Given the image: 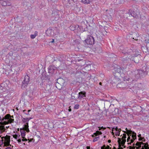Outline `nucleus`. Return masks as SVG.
<instances>
[{
    "instance_id": "obj_47",
    "label": "nucleus",
    "mask_w": 149,
    "mask_h": 149,
    "mask_svg": "<svg viewBox=\"0 0 149 149\" xmlns=\"http://www.w3.org/2000/svg\"><path fill=\"white\" fill-rule=\"evenodd\" d=\"M23 139H22V141H27V139L25 137L24 138H22Z\"/></svg>"
},
{
    "instance_id": "obj_24",
    "label": "nucleus",
    "mask_w": 149,
    "mask_h": 149,
    "mask_svg": "<svg viewBox=\"0 0 149 149\" xmlns=\"http://www.w3.org/2000/svg\"><path fill=\"white\" fill-rule=\"evenodd\" d=\"M23 80H25L29 83L30 80V78L29 76L27 75H26L24 77Z\"/></svg>"
},
{
    "instance_id": "obj_23",
    "label": "nucleus",
    "mask_w": 149,
    "mask_h": 149,
    "mask_svg": "<svg viewBox=\"0 0 149 149\" xmlns=\"http://www.w3.org/2000/svg\"><path fill=\"white\" fill-rule=\"evenodd\" d=\"M141 149H149V145L148 143H146L144 145L142 146V148Z\"/></svg>"
},
{
    "instance_id": "obj_53",
    "label": "nucleus",
    "mask_w": 149,
    "mask_h": 149,
    "mask_svg": "<svg viewBox=\"0 0 149 149\" xmlns=\"http://www.w3.org/2000/svg\"><path fill=\"white\" fill-rule=\"evenodd\" d=\"M121 145L120 144L119 145V147L118 149H123V148L121 147Z\"/></svg>"
},
{
    "instance_id": "obj_26",
    "label": "nucleus",
    "mask_w": 149,
    "mask_h": 149,
    "mask_svg": "<svg viewBox=\"0 0 149 149\" xmlns=\"http://www.w3.org/2000/svg\"><path fill=\"white\" fill-rule=\"evenodd\" d=\"M28 125V123H26L24 125V129L27 132H28L29 131Z\"/></svg>"
},
{
    "instance_id": "obj_55",
    "label": "nucleus",
    "mask_w": 149,
    "mask_h": 149,
    "mask_svg": "<svg viewBox=\"0 0 149 149\" xmlns=\"http://www.w3.org/2000/svg\"><path fill=\"white\" fill-rule=\"evenodd\" d=\"M135 140V139H133L132 138V139H131L130 140V141H131V143H133Z\"/></svg>"
},
{
    "instance_id": "obj_29",
    "label": "nucleus",
    "mask_w": 149,
    "mask_h": 149,
    "mask_svg": "<svg viewBox=\"0 0 149 149\" xmlns=\"http://www.w3.org/2000/svg\"><path fill=\"white\" fill-rule=\"evenodd\" d=\"M38 35V32L36 31L35 32L34 34H32L30 36V37L31 38L34 39V38L36 36H37Z\"/></svg>"
},
{
    "instance_id": "obj_43",
    "label": "nucleus",
    "mask_w": 149,
    "mask_h": 149,
    "mask_svg": "<svg viewBox=\"0 0 149 149\" xmlns=\"http://www.w3.org/2000/svg\"><path fill=\"white\" fill-rule=\"evenodd\" d=\"M44 77H45V78H44L43 79L45 80H49V76H46V75H45Z\"/></svg>"
},
{
    "instance_id": "obj_40",
    "label": "nucleus",
    "mask_w": 149,
    "mask_h": 149,
    "mask_svg": "<svg viewBox=\"0 0 149 149\" xmlns=\"http://www.w3.org/2000/svg\"><path fill=\"white\" fill-rule=\"evenodd\" d=\"M13 138H14L15 139H17V137H19V136H20L19 135V136H18V135L17 134H15V135H13Z\"/></svg>"
},
{
    "instance_id": "obj_17",
    "label": "nucleus",
    "mask_w": 149,
    "mask_h": 149,
    "mask_svg": "<svg viewBox=\"0 0 149 149\" xmlns=\"http://www.w3.org/2000/svg\"><path fill=\"white\" fill-rule=\"evenodd\" d=\"M5 137L6 141V142H8V145H11L10 143V136L6 135Z\"/></svg>"
},
{
    "instance_id": "obj_45",
    "label": "nucleus",
    "mask_w": 149,
    "mask_h": 149,
    "mask_svg": "<svg viewBox=\"0 0 149 149\" xmlns=\"http://www.w3.org/2000/svg\"><path fill=\"white\" fill-rule=\"evenodd\" d=\"M143 139L144 140H145V139L144 137H141L139 138V141H143Z\"/></svg>"
},
{
    "instance_id": "obj_49",
    "label": "nucleus",
    "mask_w": 149,
    "mask_h": 149,
    "mask_svg": "<svg viewBox=\"0 0 149 149\" xmlns=\"http://www.w3.org/2000/svg\"><path fill=\"white\" fill-rule=\"evenodd\" d=\"M33 128L34 130H37V126L36 125H35L33 126Z\"/></svg>"
},
{
    "instance_id": "obj_34",
    "label": "nucleus",
    "mask_w": 149,
    "mask_h": 149,
    "mask_svg": "<svg viewBox=\"0 0 149 149\" xmlns=\"http://www.w3.org/2000/svg\"><path fill=\"white\" fill-rule=\"evenodd\" d=\"M8 120L10 124H11L12 123H13L14 121V119L13 118H9V119H7L6 120Z\"/></svg>"
},
{
    "instance_id": "obj_11",
    "label": "nucleus",
    "mask_w": 149,
    "mask_h": 149,
    "mask_svg": "<svg viewBox=\"0 0 149 149\" xmlns=\"http://www.w3.org/2000/svg\"><path fill=\"white\" fill-rule=\"evenodd\" d=\"M56 68H57L55 67L54 66H49L48 68V72L50 73H53Z\"/></svg>"
},
{
    "instance_id": "obj_61",
    "label": "nucleus",
    "mask_w": 149,
    "mask_h": 149,
    "mask_svg": "<svg viewBox=\"0 0 149 149\" xmlns=\"http://www.w3.org/2000/svg\"><path fill=\"white\" fill-rule=\"evenodd\" d=\"M146 42L148 43H149V37L148 38V40H146Z\"/></svg>"
},
{
    "instance_id": "obj_7",
    "label": "nucleus",
    "mask_w": 149,
    "mask_h": 149,
    "mask_svg": "<svg viewBox=\"0 0 149 149\" xmlns=\"http://www.w3.org/2000/svg\"><path fill=\"white\" fill-rule=\"evenodd\" d=\"M120 66H112L111 68L115 72V73H120L121 74L123 70L122 68L120 67Z\"/></svg>"
},
{
    "instance_id": "obj_52",
    "label": "nucleus",
    "mask_w": 149,
    "mask_h": 149,
    "mask_svg": "<svg viewBox=\"0 0 149 149\" xmlns=\"http://www.w3.org/2000/svg\"><path fill=\"white\" fill-rule=\"evenodd\" d=\"M141 145L140 144L139 146H138V147H136V149H139V148H140L141 147Z\"/></svg>"
},
{
    "instance_id": "obj_54",
    "label": "nucleus",
    "mask_w": 149,
    "mask_h": 149,
    "mask_svg": "<svg viewBox=\"0 0 149 149\" xmlns=\"http://www.w3.org/2000/svg\"><path fill=\"white\" fill-rule=\"evenodd\" d=\"M7 3L8 4L7 6H10L11 5V4L10 3L9 1H8V2H7Z\"/></svg>"
},
{
    "instance_id": "obj_64",
    "label": "nucleus",
    "mask_w": 149,
    "mask_h": 149,
    "mask_svg": "<svg viewBox=\"0 0 149 149\" xmlns=\"http://www.w3.org/2000/svg\"><path fill=\"white\" fill-rule=\"evenodd\" d=\"M6 149H12L10 147H7V148H6Z\"/></svg>"
},
{
    "instance_id": "obj_25",
    "label": "nucleus",
    "mask_w": 149,
    "mask_h": 149,
    "mask_svg": "<svg viewBox=\"0 0 149 149\" xmlns=\"http://www.w3.org/2000/svg\"><path fill=\"white\" fill-rule=\"evenodd\" d=\"M20 132L21 133V135L22 138H24L25 136V132L21 129H20Z\"/></svg>"
},
{
    "instance_id": "obj_3",
    "label": "nucleus",
    "mask_w": 149,
    "mask_h": 149,
    "mask_svg": "<svg viewBox=\"0 0 149 149\" xmlns=\"http://www.w3.org/2000/svg\"><path fill=\"white\" fill-rule=\"evenodd\" d=\"M125 51H127V52H123L122 53H124V54H129L130 55L128 56V58H130L131 60H133L135 58H132V57H135L139 55V52L136 51H133L130 49H128L127 48L125 49Z\"/></svg>"
},
{
    "instance_id": "obj_39",
    "label": "nucleus",
    "mask_w": 149,
    "mask_h": 149,
    "mask_svg": "<svg viewBox=\"0 0 149 149\" xmlns=\"http://www.w3.org/2000/svg\"><path fill=\"white\" fill-rule=\"evenodd\" d=\"M99 139V136L95 138L93 140V142H95L97 141L98 139Z\"/></svg>"
},
{
    "instance_id": "obj_22",
    "label": "nucleus",
    "mask_w": 149,
    "mask_h": 149,
    "mask_svg": "<svg viewBox=\"0 0 149 149\" xmlns=\"http://www.w3.org/2000/svg\"><path fill=\"white\" fill-rule=\"evenodd\" d=\"M6 129L5 127L3 126H0V134L3 133L5 131Z\"/></svg>"
},
{
    "instance_id": "obj_6",
    "label": "nucleus",
    "mask_w": 149,
    "mask_h": 149,
    "mask_svg": "<svg viewBox=\"0 0 149 149\" xmlns=\"http://www.w3.org/2000/svg\"><path fill=\"white\" fill-rule=\"evenodd\" d=\"M85 41L88 45H92L94 44L95 41L94 38L89 36H88Z\"/></svg>"
},
{
    "instance_id": "obj_9",
    "label": "nucleus",
    "mask_w": 149,
    "mask_h": 149,
    "mask_svg": "<svg viewBox=\"0 0 149 149\" xmlns=\"http://www.w3.org/2000/svg\"><path fill=\"white\" fill-rule=\"evenodd\" d=\"M121 74L120 73H114V79H115L116 80V81H114V82H115L117 81H119L120 80V77H121Z\"/></svg>"
},
{
    "instance_id": "obj_4",
    "label": "nucleus",
    "mask_w": 149,
    "mask_h": 149,
    "mask_svg": "<svg viewBox=\"0 0 149 149\" xmlns=\"http://www.w3.org/2000/svg\"><path fill=\"white\" fill-rule=\"evenodd\" d=\"M57 81L55 84V86L58 90H61L62 88V86L63 85L64 82V80L62 78H58L57 79Z\"/></svg>"
},
{
    "instance_id": "obj_15",
    "label": "nucleus",
    "mask_w": 149,
    "mask_h": 149,
    "mask_svg": "<svg viewBox=\"0 0 149 149\" xmlns=\"http://www.w3.org/2000/svg\"><path fill=\"white\" fill-rule=\"evenodd\" d=\"M133 39H134L135 40H138V38L139 36V35L137 33H134L133 34Z\"/></svg>"
},
{
    "instance_id": "obj_33",
    "label": "nucleus",
    "mask_w": 149,
    "mask_h": 149,
    "mask_svg": "<svg viewBox=\"0 0 149 149\" xmlns=\"http://www.w3.org/2000/svg\"><path fill=\"white\" fill-rule=\"evenodd\" d=\"M121 131V130L120 128L119 129V130H118L115 132V134L116 136H119L120 134V131Z\"/></svg>"
},
{
    "instance_id": "obj_46",
    "label": "nucleus",
    "mask_w": 149,
    "mask_h": 149,
    "mask_svg": "<svg viewBox=\"0 0 149 149\" xmlns=\"http://www.w3.org/2000/svg\"><path fill=\"white\" fill-rule=\"evenodd\" d=\"M3 140H0V146H1L2 145V144H3Z\"/></svg>"
},
{
    "instance_id": "obj_1",
    "label": "nucleus",
    "mask_w": 149,
    "mask_h": 149,
    "mask_svg": "<svg viewBox=\"0 0 149 149\" xmlns=\"http://www.w3.org/2000/svg\"><path fill=\"white\" fill-rule=\"evenodd\" d=\"M148 66H143L142 69H137L133 72L128 71L127 74H129V77L133 80L137 79L143 78L148 74Z\"/></svg>"
},
{
    "instance_id": "obj_36",
    "label": "nucleus",
    "mask_w": 149,
    "mask_h": 149,
    "mask_svg": "<svg viewBox=\"0 0 149 149\" xmlns=\"http://www.w3.org/2000/svg\"><path fill=\"white\" fill-rule=\"evenodd\" d=\"M8 1H3L1 3V5L3 6H7Z\"/></svg>"
},
{
    "instance_id": "obj_5",
    "label": "nucleus",
    "mask_w": 149,
    "mask_h": 149,
    "mask_svg": "<svg viewBox=\"0 0 149 149\" xmlns=\"http://www.w3.org/2000/svg\"><path fill=\"white\" fill-rule=\"evenodd\" d=\"M78 89L77 88L73 89L72 91L71 98L72 99L77 100L78 97Z\"/></svg>"
},
{
    "instance_id": "obj_56",
    "label": "nucleus",
    "mask_w": 149,
    "mask_h": 149,
    "mask_svg": "<svg viewBox=\"0 0 149 149\" xmlns=\"http://www.w3.org/2000/svg\"><path fill=\"white\" fill-rule=\"evenodd\" d=\"M112 19V17L110 15V16L109 18V20H108V21L109 20V21H110V20H111Z\"/></svg>"
},
{
    "instance_id": "obj_41",
    "label": "nucleus",
    "mask_w": 149,
    "mask_h": 149,
    "mask_svg": "<svg viewBox=\"0 0 149 149\" xmlns=\"http://www.w3.org/2000/svg\"><path fill=\"white\" fill-rule=\"evenodd\" d=\"M123 136L122 138V139H125L126 138V135L125 133V134H123Z\"/></svg>"
},
{
    "instance_id": "obj_44",
    "label": "nucleus",
    "mask_w": 149,
    "mask_h": 149,
    "mask_svg": "<svg viewBox=\"0 0 149 149\" xmlns=\"http://www.w3.org/2000/svg\"><path fill=\"white\" fill-rule=\"evenodd\" d=\"M129 147L130 149H135V148H136V146H129Z\"/></svg>"
},
{
    "instance_id": "obj_30",
    "label": "nucleus",
    "mask_w": 149,
    "mask_h": 149,
    "mask_svg": "<svg viewBox=\"0 0 149 149\" xmlns=\"http://www.w3.org/2000/svg\"><path fill=\"white\" fill-rule=\"evenodd\" d=\"M10 67V68H4V67H3V69L5 70V71L7 72L8 71H9V70H10L11 71H12V66H9Z\"/></svg>"
},
{
    "instance_id": "obj_21",
    "label": "nucleus",
    "mask_w": 149,
    "mask_h": 149,
    "mask_svg": "<svg viewBox=\"0 0 149 149\" xmlns=\"http://www.w3.org/2000/svg\"><path fill=\"white\" fill-rule=\"evenodd\" d=\"M136 15H134V11L132 12V13L131 14V15L133 17H135L136 18H137L138 17V15L139 14V12L137 9H136Z\"/></svg>"
},
{
    "instance_id": "obj_27",
    "label": "nucleus",
    "mask_w": 149,
    "mask_h": 149,
    "mask_svg": "<svg viewBox=\"0 0 149 149\" xmlns=\"http://www.w3.org/2000/svg\"><path fill=\"white\" fill-rule=\"evenodd\" d=\"M4 120L3 121H1V125L3 126H5V125L8 124H10L8 120L6 121Z\"/></svg>"
},
{
    "instance_id": "obj_13",
    "label": "nucleus",
    "mask_w": 149,
    "mask_h": 149,
    "mask_svg": "<svg viewBox=\"0 0 149 149\" xmlns=\"http://www.w3.org/2000/svg\"><path fill=\"white\" fill-rule=\"evenodd\" d=\"M53 31L52 29H49L46 31V34L48 36H50L52 35V33H53Z\"/></svg>"
},
{
    "instance_id": "obj_20",
    "label": "nucleus",
    "mask_w": 149,
    "mask_h": 149,
    "mask_svg": "<svg viewBox=\"0 0 149 149\" xmlns=\"http://www.w3.org/2000/svg\"><path fill=\"white\" fill-rule=\"evenodd\" d=\"M122 140L121 141V140H119L118 141V143L119 144L121 143L122 144V146H124V144L125 143V142L126 141V139H122Z\"/></svg>"
},
{
    "instance_id": "obj_19",
    "label": "nucleus",
    "mask_w": 149,
    "mask_h": 149,
    "mask_svg": "<svg viewBox=\"0 0 149 149\" xmlns=\"http://www.w3.org/2000/svg\"><path fill=\"white\" fill-rule=\"evenodd\" d=\"M92 0H81V2L84 4H90Z\"/></svg>"
},
{
    "instance_id": "obj_12",
    "label": "nucleus",
    "mask_w": 149,
    "mask_h": 149,
    "mask_svg": "<svg viewBox=\"0 0 149 149\" xmlns=\"http://www.w3.org/2000/svg\"><path fill=\"white\" fill-rule=\"evenodd\" d=\"M127 83H125L124 82H121L120 83L118 84L117 85L118 86V87L120 88H122L124 89H126V86Z\"/></svg>"
},
{
    "instance_id": "obj_60",
    "label": "nucleus",
    "mask_w": 149,
    "mask_h": 149,
    "mask_svg": "<svg viewBox=\"0 0 149 149\" xmlns=\"http://www.w3.org/2000/svg\"><path fill=\"white\" fill-rule=\"evenodd\" d=\"M71 107L70 106L69 107V109H68V111H69V112H70L71 111H72V109H71L70 108V107Z\"/></svg>"
},
{
    "instance_id": "obj_31",
    "label": "nucleus",
    "mask_w": 149,
    "mask_h": 149,
    "mask_svg": "<svg viewBox=\"0 0 149 149\" xmlns=\"http://www.w3.org/2000/svg\"><path fill=\"white\" fill-rule=\"evenodd\" d=\"M102 134V133L101 132L97 131L96 132L94 133L93 134L95 135V136H97V135H100Z\"/></svg>"
},
{
    "instance_id": "obj_63",
    "label": "nucleus",
    "mask_w": 149,
    "mask_h": 149,
    "mask_svg": "<svg viewBox=\"0 0 149 149\" xmlns=\"http://www.w3.org/2000/svg\"><path fill=\"white\" fill-rule=\"evenodd\" d=\"M87 149H90V147L89 146H87L86 147Z\"/></svg>"
},
{
    "instance_id": "obj_59",
    "label": "nucleus",
    "mask_w": 149,
    "mask_h": 149,
    "mask_svg": "<svg viewBox=\"0 0 149 149\" xmlns=\"http://www.w3.org/2000/svg\"><path fill=\"white\" fill-rule=\"evenodd\" d=\"M140 144H141V145L142 144L143 145H144L145 144H146V143H143V142H140Z\"/></svg>"
},
{
    "instance_id": "obj_51",
    "label": "nucleus",
    "mask_w": 149,
    "mask_h": 149,
    "mask_svg": "<svg viewBox=\"0 0 149 149\" xmlns=\"http://www.w3.org/2000/svg\"><path fill=\"white\" fill-rule=\"evenodd\" d=\"M140 142H137L136 144H135V145L136 146H139L140 144Z\"/></svg>"
},
{
    "instance_id": "obj_32",
    "label": "nucleus",
    "mask_w": 149,
    "mask_h": 149,
    "mask_svg": "<svg viewBox=\"0 0 149 149\" xmlns=\"http://www.w3.org/2000/svg\"><path fill=\"white\" fill-rule=\"evenodd\" d=\"M132 135L131 136H132V139H136V133L134 132H133V133L132 134Z\"/></svg>"
},
{
    "instance_id": "obj_37",
    "label": "nucleus",
    "mask_w": 149,
    "mask_h": 149,
    "mask_svg": "<svg viewBox=\"0 0 149 149\" xmlns=\"http://www.w3.org/2000/svg\"><path fill=\"white\" fill-rule=\"evenodd\" d=\"M92 64V63L90 61H87L85 62V65H91Z\"/></svg>"
},
{
    "instance_id": "obj_2",
    "label": "nucleus",
    "mask_w": 149,
    "mask_h": 149,
    "mask_svg": "<svg viewBox=\"0 0 149 149\" xmlns=\"http://www.w3.org/2000/svg\"><path fill=\"white\" fill-rule=\"evenodd\" d=\"M126 89L128 91L132 92L135 93L136 92V88H141L142 87V84L141 83H138L134 84L133 83L129 84L127 83L126 86Z\"/></svg>"
},
{
    "instance_id": "obj_18",
    "label": "nucleus",
    "mask_w": 149,
    "mask_h": 149,
    "mask_svg": "<svg viewBox=\"0 0 149 149\" xmlns=\"http://www.w3.org/2000/svg\"><path fill=\"white\" fill-rule=\"evenodd\" d=\"M79 25H71L70 27V29L72 31H74L75 29L78 28Z\"/></svg>"
},
{
    "instance_id": "obj_50",
    "label": "nucleus",
    "mask_w": 149,
    "mask_h": 149,
    "mask_svg": "<svg viewBox=\"0 0 149 149\" xmlns=\"http://www.w3.org/2000/svg\"><path fill=\"white\" fill-rule=\"evenodd\" d=\"M26 110H24L23 111V112L25 114H26V115L29 114V113H27L26 112Z\"/></svg>"
},
{
    "instance_id": "obj_57",
    "label": "nucleus",
    "mask_w": 149,
    "mask_h": 149,
    "mask_svg": "<svg viewBox=\"0 0 149 149\" xmlns=\"http://www.w3.org/2000/svg\"><path fill=\"white\" fill-rule=\"evenodd\" d=\"M8 145V142H6V143L5 145V146H9V145ZM10 145V146H11V145Z\"/></svg>"
},
{
    "instance_id": "obj_28",
    "label": "nucleus",
    "mask_w": 149,
    "mask_h": 149,
    "mask_svg": "<svg viewBox=\"0 0 149 149\" xmlns=\"http://www.w3.org/2000/svg\"><path fill=\"white\" fill-rule=\"evenodd\" d=\"M22 121L23 123H28V118H24L22 117Z\"/></svg>"
},
{
    "instance_id": "obj_35",
    "label": "nucleus",
    "mask_w": 149,
    "mask_h": 149,
    "mask_svg": "<svg viewBox=\"0 0 149 149\" xmlns=\"http://www.w3.org/2000/svg\"><path fill=\"white\" fill-rule=\"evenodd\" d=\"M105 148L109 149H111V148L109 146L107 145V146H105V145H104L101 147V149H104Z\"/></svg>"
},
{
    "instance_id": "obj_62",
    "label": "nucleus",
    "mask_w": 149,
    "mask_h": 149,
    "mask_svg": "<svg viewBox=\"0 0 149 149\" xmlns=\"http://www.w3.org/2000/svg\"><path fill=\"white\" fill-rule=\"evenodd\" d=\"M138 137L139 138H140V137H141V135L140 134H139V135H138Z\"/></svg>"
},
{
    "instance_id": "obj_10",
    "label": "nucleus",
    "mask_w": 149,
    "mask_h": 149,
    "mask_svg": "<svg viewBox=\"0 0 149 149\" xmlns=\"http://www.w3.org/2000/svg\"><path fill=\"white\" fill-rule=\"evenodd\" d=\"M29 83L27 81L23 80L22 82L21 85V88L23 89H24L26 88L27 87Z\"/></svg>"
},
{
    "instance_id": "obj_8",
    "label": "nucleus",
    "mask_w": 149,
    "mask_h": 149,
    "mask_svg": "<svg viewBox=\"0 0 149 149\" xmlns=\"http://www.w3.org/2000/svg\"><path fill=\"white\" fill-rule=\"evenodd\" d=\"M86 92L85 91H81L78 93L77 99L81 100L84 99L86 97Z\"/></svg>"
},
{
    "instance_id": "obj_16",
    "label": "nucleus",
    "mask_w": 149,
    "mask_h": 149,
    "mask_svg": "<svg viewBox=\"0 0 149 149\" xmlns=\"http://www.w3.org/2000/svg\"><path fill=\"white\" fill-rule=\"evenodd\" d=\"M9 118H14L13 116H11L9 114H7L5 115L4 116V118L3 119V120H6L7 119Z\"/></svg>"
},
{
    "instance_id": "obj_48",
    "label": "nucleus",
    "mask_w": 149,
    "mask_h": 149,
    "mask_svg": "<svg viewBox=\"0 0 149 149\" xmlns=\"http://www.w3.org/2000/svg\"><path fill=\"white\" fill-rule=\"evenodd\" d=\"M128 136V138H127V142H128V141H130V139H130V138H130V136Z\"/></svg>"
},
{
    "instance_id": "obj_38",
    "label": "nucleus",
    "mask_w": 149,
    "mask_h": 149,
    "mask_svg": "<svg viewBox=\"0 0 149 149\" xmlns=\"http://www.w3.org/2000/svg\"><path fill=\"white\" fill-rule=\"evenodd\" d=\"M79 105L78 104H77L75 105L74 106V109H78L79 108Z\"/></svg>"
},
{
    "instance_id": "obj_14",
    "label": "nucleus",
    "mask_w": 149,
    "mask_h": 149,
    "mask_svg": "<svg viewBox=\"0 0 149 149\" xmlns=\"http://www.w3.org/2000/svg\"><path fill=\"white\" fill-rule=\"evenodd\" d=\"M125 130L126 131H123L128 136H131V134L133 133V131H132V130H128L127 128H126L125 129Z\"/></svg>"
},
{
    "instance_id": "obj_58",
    "label": "nucleus",
    "mask_w": 149,
    "mask_h": 149,
    "mask_svg": "<svg viewBox=\"0 0 149 149\" xmlns=\"http://www.w3.org/2000/svg\"><path fill=\"white\" fill-rule=\"evenodd\" d=\"M17 141L18 143H19L21 142V139H18L17 140Z\"/></svg>"
},
{
    "instance_id": "obj_42",
    "label": "nucleus",
    "mask_w": 149,
    "mask_h": 149,
    "mask_svg": "<svg viewBox=\"0 0 149 149\" xmlns=\"http://www.w3.org/2000/svg\"><path fill=\"white\" fill-rule=\"evenodd\" d=\"M119 129H118L117 127H114L113 128V130H115L116 131H117L118 130H119Z\"/></svg>"
}]
</instances>
